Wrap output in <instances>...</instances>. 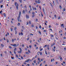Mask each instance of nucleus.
<instances>
[{"instance_id":"nucleus-1","label":"nucleus","mask_w":66,"mask_h":66,"mask_svg":"<svg viewBox=\"0 0 66 66\" xmlns=\"http://www.w3.org/2000/svg\"><path fill=\"white\" fill-rule=\"evenodd\" d=\"M21 15V12L20 11H19V13L18 14V17L17 19L19 22L20 21V15Z\"/></svg>"},{"instance_id":"nucleus-2","label":"nucleus","mask_w":66,"mask_h":66,"mask_svg":"<svg viewBox=\"0 0 66 66\" xmlns=\"http://www.w3.org/2000/svg\"><path fill=\"white\" fill-rule=\"evenodd\" d=\"M15 6H16L17 10H18V6H19V4H18V3H16V2H15Z\"/></svg>"},{"instance_id":"nucleus-3","label":"nucleus","mask_w":66,"mask_h":66,"mask_svg":"<svg viewBox=\"0 0 66 66\" xmlns=\"http://www.w3.org/2000/svg\"><path fill=\"white\" fill-rule=\"evenodd\" d=\"M35 2L36 3V4H39L40 3V2H41V1L40 0H38L37 1V0H36L35 1Z\"/></svg>"},{"instance_id":"nucleus-4","label":"nucleus","mask_w":66,"mask_h":66,"mask_svg":"<svg viewBox=\"0 0 66 66\" xmlns=\"http://www.w3.org/2000/svg\"><path fill=\"white\" fill-rule=\"evenodd\" d=\"M19 49L20 50V51H19L18 52L20 54L21 53V52H22V49L20 47L19 48Z\"/></svg>"},{"instance_id":"nucleus-5","label":"nucleus","mask_w":66,"mask_h":66,"mask_svg":"<svg viewBox=\"0 0 66 66\" xmlns=\"http://www.w3.org/2000/svg\"><path fill=\"white\" fill-rule=\"evenodd\" d=\"M42 10L44 12V14L45 16H46V13H45V9H44V7H43Z\"/></svg>"},{"instance_id":"nucleus-6","label":"nucleus","mask_w":66,"mask_h":66,"mask_svg":"<svg viewBox=\"0 0 66 66\" xmlns=\"http://www.w3.org/2000/svg\"><path fill=\"white\" fill-rule=\"evenodd\" d=\"M35 14V13H34V12H32V18H34V17H35V15H34Z\"/></svg>"},{"instance_id":"nucleus-7","label":"nucleus","mask_w":66,"mask_h":66,"mask_svg":"<svg viewBox=\"0 0 66 66\" xmlns=\"http://www.w3.org/2000/svg\"><path fill=\"white\" fill-rule=\"evenodd\" d=\"M11 46H14L15 47H17V44H11Z\"/></svg>"},{"instance_id":"nucleus-8","label":"nucleus","mask_w":66,"mask_h":66,"mask_svg":"<svg viewBox=\"0 0 66 66\" xmlns=\"http://www.w3.org/2000/svg\"><path fill=\"white\" fill-rule=\"evenodd\" d=\"M32 9L34 11V10H35V11H36V7H34L32 6Z\"/></svg>"},{"instance_id":"nucleus-9","label":"nucleus","mask_w":66,"mask_h":66,"mask_svg":"<svg viewBox=\"0 0 66 66\" xmlns=\"http://www.w3.org/2000/svg\"><path fill=\"white\" fill-rule=\"evenodd\" d=\"M30 61V59L26 60V61H25V62H29Z\"/></svg>"},{"instance_id":"nucleus-10","label":"nucleus","mask_w":66,"mask_h":66,"mask_svg":"<svg viewBox=\"0 0 66 66\" xmlns=\"http://www.w3.org/2000/svg\"><path fill=\"white\" fill-rule=\"evenodd\" d=\"M19 36L20 35H23V33H22V32H21V33L19 32Z\"/></svg>"},{"instance_id":"nucleus-11","label":"nucleus","mask_w":66,"mask_h":66,"mask_svg":"<svg viewBox=\"0 0 66 66\" xmlns=\"http://www.w3.org/2000/svg\"><path fill=\"white\" fill-rule=\"evenodd\" d=\"M59 57L60 59V60L62 61V59H63V58L61 56H59Z\"/></svg>"},{"instance_id":"nucleus-12","label":"nucleus","mask_w":66,"mask_h":66,"mask_svg":"<svg viewBox=\"0 0 66 66\" xmlns=\"http://www.w3.org/2000/svg\"><path fill=\"white\" fill-rule=\"evenodd\" d=\"M26 17L27 18V19H28L29 18V15L26 14Z\"/></svg>"},{"instance_id":"nucleus-13","label":"nucleus","mask_w":66,"mask_h":66,"mask_svg":"<svg viewBox=\"0 0 66 66\" xmlns=\"http://www.w3.org/2000/svg\"><path fill=\"white\" fill-rule=\"evenodd\" d=\"M38 53H39L40 54V55H42V52H40L39 51H38Z\"/></svg>"},{"instance_id":"nucleus-14","label":"nucleus","mask_w":66,"mask_h":66,"mask_svg":"<svg viewBox=\"0 0 66 66\" xmlns=\"http://www.w3.org/2000/svg\"><path fill=\"white\" fill-rule=\"evenodd\" d=\"M61 27H62V28H64V24H62L61 25Z\"/></svg>"},{"instance_id":"nucleus-15","label":"nucleus","mask_w":66,"mask_h":66,"mask_svg":"<svg viewBox=\"0 0 66 66\" xmlns=\"http://www.w3.org/2000/svg\"><path fill=\"white\" fill-rule=\"evenodd\" d=\"M42 48V46H40L39 47L40 50V51H42V50H43V48L40 49V48Z\"/></svg>"},{"instance_id":"nucleus-16","label":"nucleus","mask_w":66,"mask_h":66,"mask_svg":"<svg viewBox=\"0 0 66 66\" xmlns=\"http://www.w3.org/2000/svg\"><path fill=\"white\" fill-rule=\"evenodd\" d=\"M54 49H53V50L54 51V52H55V47L54 46Z\"/></svg>"},{"instance_id":"nucleus-17","label":"nucleus","mask_w":66,"mask_h":66,"mask_svg":"<svg viewBox=\"0 0 66 66\" xmlns=\"http://www.w3.org/2000/svg\"><path fill=\"white\" fill-rule=\"evenodd\" d=\"M3 15L4 18H5V17H6V14L5 13H4Z\"/></svg>"},{"instance_id":"nucleus-18","label":"nucleus","mask_w":66,"mask_h":66,"mask_svg":"<svg viewBox=\"0 0 66 66\" xmlns=\"http://www.w3.org/2000/svg\"><path fill=\"white\" fill-rule=\"evenodd\" d=\"M3 2V0H1L0 1V4H1Z\"/></svg>"},{"instance_id":"nucleus-19","label":"nucleus","mask_w":66,"mask_h":66,"mask_svg":"<svg viewBox=\"0 0 66 66\" xmlns=\"http://www.w3.org/2000/svg\"><path fill=\"white\" fill-rule=\"evenodd\" d=\"M38 61H39V62H41V61L40 60H40V58H38Z\"/></svg>"},{"instance_id":"nucleus-20","label":"nucleus","mask_w":66,"mask_h":66,"mask_svg":"<svg viewBox=\"0 0 66 66\" xmlns=\"http://www.w3.org/2000/svg\"><path fill=\"white\" fill-rule=\"evenodd\" d=\"M47 46H48V45H47V44H46V45H44V46L43 47V48H45V47H47Z\"/></svg>"},{"instance_id":"nucleus-21","label":"nucleus","mask_w":66,"mask_h":66,"mask_svg":"<svg viewBox=\"0 0 66 66\" xmlns=\"http://www.w3.org/2000/svg\"><path fill=\"white\" fill-rule=\"evenodd\" d=\"M23 13L24 14H25V11L24 10H23Z\"/></svg>"},{"instance_id":"nucleus-22","label":"nucleus","mask_w":66,"mask_h":66,"mask_svg":"<svg viewBox=\"0 0 66 66\" xmlns=\"http://www.w3.org/2000/svg\"><path fill=\"white\" fill-rule=\"evenodd\" d=\"M45 53L46 55H47V52L46 50H45Z\"/></svg>"},{"instance_id":"nucleus-23","label":"nucleus","mask_w":66,"mask_h":66,"mask_svg":"<svg viewBox=\"0 0 66 66\" xmlns=\"http://www.w3.org/2000/svg\"><path fill=\"white\" fill-rule=\"evenodd\" d=\"M47 48L48 50H49V45H47Z\"/></svg>"},{"instance_id":"nucleus-24","label":"nucleus","mask_w":66,"mask_h":66,"mask_svg":"<svg viewBox=\"0 0 66 66\" xmlns=\"http://www.w3.org/2000/svg\"><path fill=\"white\" fill-rule=\"evenodd\" d=\"M59 8L60 9H62V6H61V5H60Z\"/></svg>"},{"instance_id":"nucleus-25","label":"nucleus","mask_w":66,"mask_h":66,"mask_svg":"<svg viewBox=\"0 0 66 66\" xmlns=\"http://www.w3.org/2000/svg\"><path fill=\"white\" fill-rule=\"evenodd\" d=\"M16 29H17V28L16 27H14V30H15V31H16Z\"/></svg>"},{"instance_id":"nucleus-26","label":"nucleus","mask_w":66,"mask_h":66,"mask_svg":"<svg viewBox=\"0 0 66 66\" xmlns=\"http://www.w3.org/2000/svg\"><path fill=\"white\" fill-rule=\"evenodd\" d=\"M20 23H18L17 24V26H20Z\"/></svg>"},{"instance_id":"nucleus-27","label":"nucleus","mask_w":66,"mask_h":66,"mask_svg":"<svg viewBox=\"0 0 66 66\" xmlns=\"http://www.w3.org/2000/svg\"><path fill=\"white\" fill-rule=\"evenodd\" d=\"M53 4L54 5H55V3H54V1H53Z\"/></svg>"},{"instance_id":"nucleus-28","label":"nucleus","mask_w":66,"mask_h":66,"mask_svg":"<svg viewBox=\"0 0 66 66\" xmlns=\"http://www.w3.org/2000/svg\"><path fill=\"white\" fill-rule=\"evenodd\" d=\"M1 46L2 47H3L4 46V45H3L2 44H1Z\"/></svg>"},{"instance_id":"nucleus-29","label":"nucleus","mask_w":66,"mask_h":66,"mask_svg":"<svg viewBox=\"0 0 66 66\" xmlns=\"http://www.w3.org/2000/svg\"><path fill=\"white\" fill-rule=\"evenodd\" d=\"M51 25H49L48 26V28H51Z\"/></svg>"},{"instance_id":"nucleus-30","label":"nucleus","mask_w":66,"mask_h":66,"mask_svg":"<svg viewBox=\"0 0 66 66\" xmlns=\"http://www.w3.org/2000/svg\"><path fill=\"white\" fill-rule=\"evenodd\" d=\"M10 30L11 32H12V31H13V28H10Z\"/></svg>"},{"instance_id":"nucleus-31","label":"nucleus","mask_w":66,"mask_h":66,"mask_svg":"<svg viewBox=\"0 0 66 66\" xmlns=\"http://www.w3.org/2000/svg\"><path fill=\"white\" fill-rule=\"evenodd\" d=\"M17 50V48H15L14 50V51H16Z\"/></svg>"},{"instance_id":"nucleus-32","label":"nucleus","mask_w":66,"mask_h":66,"mask_svg":"<svg viewBox=\"0 0 66 66\" xmlns=\"http://www.w3.org/2000/svg\"><path fill=\"white\" fill-rule=\"evenodd\" d=\"M29 24H31V21H29Z\"/></svg>"},{"instance_id":"nucleus-33","label":"nucleus","mask_w":66,"mask_h":66,"mask_svg":"<svg viewBox=\"0 0 66 66\" xmlns=\"http://www.w3.org/2000/svg\"><path fill=\"white\" fill-rule=\"evenodd\" d=\"M50 3L51 4V6H52V7H53V5L52 4H51V3Z\"/></svg>"},{"instance_id":"nucleus-34","label":"nucleus","mask_w":66,"mask_h":66,"mask_svg":"<svg viewBox=\"0 0 66 66\" xmlns=\"http://www.w3.org/2000/svg\"><path fill=\"white\" fill-rule=\"evenodd\" d=\"M19 1L20 2V3H22V0H19Z\"/></svg>"},{"instance_id":"nucleus-35","label":"nucleus","mask_w":66,"mask_h":66,"mask_svg":"<svg viewBox=\"0 0 66 66\" xmlns=\"http://www.w3.org/2000/svg\"><path fill=\"white\" fill-rule=\"evenodd\" d=\"M56 1L57 3V4H59V2H58V1H57V0H56Z\"/></svg>"},{"instance_id":"nucleus-36","label":"nucleus","mask_w":66,"mask_h":66,"mask_svg":"<svg viewBox=\"0 0 66 66\" xmlns=\"http://www.w3.org/2000/svg\"><path fill=\"white\" fill-rule=\"evenodd\" d=\"M41 16H42V17H43V16H44V15H43V14L42 13V12L41 13Z\"/></svg>"},{"instance_id":"nucleus-37","label":"nucleus","mask_w":66,"mask_h":66,"mask_svg":"<svg viewBox=\"0 0 66 66\" xmlns=\"http://www.w3.org/2000/svg\"><path fill=\"white\" fill-rule=\"evenodd\" d=\"M15 34H16L17 33V31L15 30Z\"/></svg>"},{"instance_id":"nucleus-38","label":"nucleus","mask_w":66,"mask_h":66,"mask_svg":"<svg viewBox=\"0 0 66 66\" xmlns=\"http://www.w3.org/2000/svg\"><path fill=\"white\" fill-rule=\"evenodd\" d=\"M9 48L10 49H12V47L11 46H9Z\"/></svg>"},{"instance_id":"nucleus-39","label":"nucleus","mask_w":66,"mask_h":66,"mask_svg":"<svg viewBox=\"0 0 66 66\" xmlns=\"http://www.w3.org/2000/svg\"><path fill=\"white\" fill-rule=\"evenodd\" d=\"M39 28H40V29H42V26H41V25H40L39 26Z\"/></svg>"},{"instance_id":"nucleus-40","label":"nucleus","mask_w":66,"mask_h":66,"mask_svg":"<svg viewBox=\"0 0 66 66\" xmlns=\"http://www.w3.org/2000/svg\"><path fill=\"white\" fill-rule=\"evenodd\" d=\"M29 47L30 48H31L32 47V46L31 45H29Z\"/></svg>"},{"instance_id":"nucleus-41","label":"nucleus","mask_w":66,"mask_h":66,"mask_svg":"<svg viewBox=\"0 0 66 66\" xmlns=\"http://www.w3.org/2000/svg\"><path fill=\"white\" fill-rule=\"evenodd\" d=\"M12 42H14V39H12Z\"/></svg>"},{"instance_id":"nucleus-42","label":"nucleus","mask_w":66,"mask_h":66,"mask_svg":"<svg viewBox=\"0 0 66 66\" xmlns=\"http://www.w3.org/2000/svg\"><path fill=\"white\" fill-rule=\"evenodd\" d=\"M39 7L40 9V10H42V9H41V6H39Z\"/></svg>"},{"instance_id":"nucleus-43","label":"nucleus","mask_w":66,"mask_h":66,"mask_svg":"<svg viewBox=\"0 0 66 66\" xmlns=\"http://www.w3.org/2000/svg\"><path fill=\"white\" fill-rule=\"evenodd\" d=\"M63 11H65V8H63Z\"/></svg>"},{"instance_id":"nucleus-44","label":"nucleus","mask_w":66,"mask_h":66,"mask_svg":"<svg viewBox=\"0 0 66 66\" xmlns=\"http://www.w3.org/2000/svg\"><path fill=\"white\" fill-rule=\"evenodd\" d=\"M9 42V39H7V43H8Z\"/></svg>"},{"instance_id":"nucleus-45","label":"nucleus","mask_w":66,"mask_h":66,"mask_svg":"<svg viewBox=\"0 0 66 66\" xmlns=\"http://www.w3.org/2000/svg\"><path fill=\"white\" fill-rule=\"evenodd\" d=\"M55 38L56 40H58V38L56 37H55Z\"/></svg>"},{"instance_id":"nucleus-46","label":"nucleus","mask_w":66,"mask_h":66,"mask_svg":"<svg viewBox=\"0 0 66 66\" xmlns=\"http://www.w3.org/2000/svg\"><path fill=\"white\" fill-rule=\"evenodd\" d=\"M32 10V8H30V11H31Z\"/></svg>"},{"instance_id":"nucleus-47","label":"nucleus","mask_w":66,"mask_h":66,"mask_svg":"<svg viewBox=\"0 0 66 66\" xmlns=\"http://www.w3.org/2000/svg\"><path fill=\"white\" fill-rule=\"evenodd\" d=\"M51 37H53L54 36H53V35L51 34Z\"/></svg>"},{"instance_id":"nucleus-48","label":"nucleus","mask_w":66,"mask_h":66,"mask_svg":"<svg viewBox=\"0 0 66 66\" xmlns=\"http://www.w3.org/2000/svg\"><path fill=\"white\" fill-rule=\"evenodd\" d=\"M2 12V10H1V11H0V14H2V13H1Z\"/></svg>"},{"instance_id":"nucleus-49","label":"nucleus","mask_w":66,"mask_h":66,"mask_svg":"<svg viewBox=\"0 0 66 66\" xmlns=\"http://www.w3.org/2000/svg\"><path fill=\"white\" fill-rule=\"evenodd\" d=\"M26 23H27L26 25H27L28 24H29V22H27Z\"/></svg>"},{"instance_id":"nucleus-50","label":"nucleus","mask_w":66,"mask_h":66,"mask_svg":"<svg viewBox=\"0 0 66 66\" xmlns=\"http://www.w3.org/2000/svg\"><path fill=\"white\" fill-rule=\"evenodd\" d=\"M28 51L29 53H31V52L29 50H28Z\"/></svg>"},{"instance_id":"nucleus-51","label":"nucleus","mask_w":66,"mask_h":66,"mask_svg":"<svg viewBox=\"0 0 66 66\" xmlns=\"http://www.w3.org/2000/svg\"><path fill=\"white\" fill-rule=\"evenodd\" d=\"M38 33L40 34H41V32L40 31H38Z\"/></svg>"},{"instance_id":"nucleus-52","label":"nucleus","mask_w":66,"mask_h":66,"mask_svg":"<svg viewBox=\"0 0 66 66\" xmlns=\"http://www.w3.org/2000/svg\"><path fill=\"white\" fill-rule=\"evenodd\" d=\"M14 54H16V52H15V51H14Z\"/></svg>"},{"instance_id":"nucleus-53","label":"nucleus","mask_w":66,"mask_h":66,"mask_svg":"<svg viewBox=\"0 0 66 66\" xmlns=\"http://www.w3.org/2000/svg\"><path fill=\"white\" fill-rule=\"evenodd\" d=\"M60 18H61V17H60L59 16H58V19H60Z\"/></svg>"},{"instance_id":"nucleus-54","label":"nucleus","mask_w":66,"mask_h":66,"mask_svg":"<svg viewBox=\"0 0 66 66\" xmlns=\"http://www.w3.org/2000/svg\"><path fill=\"white\" fill-rule=\"evenodd\" d=\"M43 31L45 32H47V31L46 30H45Z\"/></svg>"},{"instance_id":"nucleus-55","label":"nucleus","mask_w":66,"mask_h":66,"mask_svg":"<svg viewBox=\"0 0 66 66\" xmlns=\"http://www.w3.org/2000/svg\"><path fill=\"white\" fill-rule=\"evenodd\" d=\"M44 64H46V61H44L43 62Z\"/></svg>"},{"instance_id":"nucleus-56","label":"nucleus","mask_w":66,"mask_h":66,"mask_svg":"<svg viewBox=\"0 0 66 66\" xmlns=\"http://www.w3.org/2000/svg\"><path fill=\"white\" fill-rule=\"evenodd\" d=\"M34 63H36V60H35L34 61Z\"/></svg>"},{"instance_id":"nucleus-57","label":"nucleus","mask_w":66,"mask_h":66,"mask_svg":"<svg viewBox=\"0 0 66 66\" xmlns=\"http://www.w3.org/2000/svg\"><path fill=\"white\" fill-rule=\"evenodd\" d=\"M22 47H24V44H22Z\"/></svg>"},{"instance_id":"nucleus-58","label":"nucleus","mask_w":66,"mask_h":66,"mask_svg":"<svg viewBox=\"0 0 66 66\" xmlns=\"http://www.w3.org/2000/svg\"><path fill=\"white\" fill-rule=\"evenodd\" d=\"M26 54H29V53L27 52H26Z\"/></svg>"},{"instance_id":"nucleus-59","label":"nucleus","mask_w":66,"mask_h":66,"mask_svg":"<svg viewBox=\"0 0 66 66\" xmlns=\"http://www.w3.org/2000/svg\"><path fill=\"white\" fill-rule=\"evenodd\" d=\"M55 43L54 42L53 43V45H55Z\"/></svg>"},{"instance_id":"nucleus-60","label":"nucleus","mask_w":66,"mask_h":66,"mask_svg":"<svg viewBox=\"0 0 66 66\" xmlns=\"http://www.w3.org/2000/svg\"><path fill=\"white\" fill-rule=\"evenodd\" d=\"M63 39H66V37H63Z\"/></svg>"},{"instance_id":"nucleus-61","label":"nucleus","mask_w":66,"mask_h":66,"mask_svg":"<svg viewBox=\"0 0 66 66\" xmlns=\"http://www.w3.org/2000/svg\"><path fill=\"white\" fill-rule=\"evenodd\" d=\"M24 8H26V9H27V6L26 5H25L24 7Z\"/></svg>"},{"instance_id":"nucleus-62","label":"nucleus","mask_w":66,"mask_h":66,"mask_svg":"<svg viewBox=\"0 0 66 66\" xmlns=\"http://www.w3.org/2000/svg\"><path fill=\"white\" fill-rule=\"evenodd\" d=\"M36 21L37 22L38 21V19H36Z\"/></svg>"},{"instance_id":"nucleus-63","label":"nucleus","mask_w":66,"mask_h":66,"mask_svg":"<svg viewBox=\"0 0 66 66\" xmlns=\"http://www.w3.org/2000/svg\"><path fill=\"white\" fill-rule=\"evenodd\" d=\"M16 57H18V55H16Z\"/></svg>"},{"instance_id":"nucleus-64","label":"nucleus","mask_w":66,"mask_h":66,"mask_svg":"<svg viewBox=\"0 0 66 66\" xmlns=\"http://www.w3.org/2000/svg\"><path fill=\"white\" fill-rule=\"evenodd\" d=\"M64 34L65 36H66V32H65Z\"/></svg>"}]
</instances>
